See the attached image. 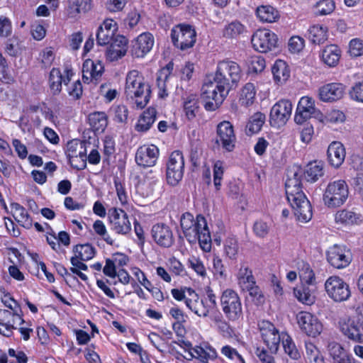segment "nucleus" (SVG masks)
I'll return each mask as SVG.
<instances>
[{"mask_svg": "<svg viewBox=\"0 0 363 363\" xmlns=\"http://www.w3.org/2000/svg\"><path fill=\"white\" fill-rule=\"evenodd\" d=\"M242 77V71L236 62L228 59L219 61L213 80L205 83L201 88L205 109L212 111L218 108Z\"/></svg>", "mask_w": 363, "mask_h": 363, "instance_id": "nucleus-1", "label": "nucleus"}, {"mask_svg": "<svg viewBox=\"0 0 363 363\" xmlns=\"http://www.w3.org/2000/svg\"><path fill=\"white\" fill-rule=\"evenodd\" d=\"M180 225L183 233L189 243H199L201 248L205 252L211 249V237L206 218L198 215L196 218L190 213L182 214Z\"/></svg>", "mask_w": 363, "mask_h": 363, "instance_id": "nucleus-2", "label": "nucleus"}, {"mask_svg": "<svg viewBox=\"0 0 363 363\" xmlns=\"http://www.w3.org/2000/svg\"><path fill=\"white\" fill-rule=\"evenodd\" d=\"M286 194L297 219L307 223L312 218V206L301 189V184L297 173L293 178H289L285 184Z\"/></svg>", "mask_w": 363, "mask_h": 363, "instance_id": "nucleus-3", "label": "nucleus"}, {"mask_svg": "<svg viewBox=\"0 0 363 363\" xmlns=\"http://www.w3.org/2000/svg\"><path fill=\"white\" fill-rule=\"evenodd\" d=\"M125 94L128 99L135 101L139 108H144L149 101L150 89L145 83L142 74L133 69L128 72L125 79Z\"/></svg>", "mask_w": 363, "mask_h": 363, "instance_id": "nucleus-4", "label": "nucleus"}, {"mask_svg": "<svg viewBox=\"0 0 363 363\" xmlns=\"http://www.w3.org/2000/svg\"><path fill=\"white\" fill-rule=\"evenodd\" d=\"M220 304L228 321L236 322L242 317V306L238 294L231 289L224 290L220 297Z\"/></svg>", "mask_w": 363, "mask_h": 363, "instance_id": "nucleus-5", "label": "nucleus"}, {"mask_svg": "<svg viewBox=\"0 0 363 363\" xmlns=\"http://www.w3.org/2000/svg\"><path fill=\"white\" fill-rule=\"evenodd\" d=\"M349 189L345 180L339 179L330 182L323 194L324 203L329 208L343 205L347 199Z\"/></svg>", "mask_w": 363, "mask_h": 363, "instance_id": "nucleus-6", "label": "nucleus"}, {"mask_svg": "<svg viewBox=\"0 0 363 363\" xmlns=\"http://www.w3.org/2000/svg\"><path fill=\"white\" fill-rule=\"evenodd\" d=\"M342 334L356 342H363V316L357 312L352 317H343L339 320Z\"/></svg>", "mask_w": 363, "mask_h": 363, "instance_id": "nucleus-7", "label": "nucleus"}, {"mask_svg": "<svg viewBox=\"0 0 363 363\" xmlns=\"http://www.w3.org/2000/svg\"><path fill=\"white\" fill-rule=\"evenodd\" d=\"M172 40L181 50L192 48L196 40V33L192 26L186 24L176 26L171 31Z\"/></svg>", "mask_w": 363, "mask_h": 363, "instance_id": "nucleus-8", "label": "nucleus"}, {"mask_svg": "<svg viewBox=\"0 0 363 363\" xmlns=\"http://www.w3.org/2000/svg\"><path fill=\"white\" fill-rule=\"evenodd\" d=\"M184 170V160L182 152L174 151L167 163L166 178L167 183L174 186L182 180Z\"/></svg>", "mask_w": 363, "mask_h": 363, "instance_id": "nucleus-9", "label": "nucleus"}, {"mask_svg": "<svg viewBox=\"0 0 363 363\" xmlns=\"http://www.w3.org/2000/svg\"><path fill=\"white\" fill-rule=\"evenodd\" d=\"M277 35L269 29H258L252 35L251 43L254 49L266 53L277 47Z\"/></svg>", "mask_w": 363, "mask_h": 363, "instance_id": "nucleus-10", "label": "nucleus"}, {"mask_svg": "<svg viewBox=\"0 0 363 363\" xmlns=\"http://www.w3.org/2000/svg\"><path fill=\"white\" fill-rule=\"evenodd\" d=\"M108 220L111 230L117 235H127L131 231V223L125 211L111 208L108 210Z\"/></svg>", "mask_w": 363, "mask_h": 363, "instance_id": "nucleus-11", "label": "nucleus"}, {"mask_svg": "<svg viewBox=\"0 0 363 363\" xmlns=\"http://www.w3.org/2000/svg\"><path fill=\"white\" fill-rule=\"evenodd\" d=\"M325 289L329 297L336 302L346 301L351 295L349 285L337 276H331L326 280Z\"/></svg>", "mask_w": 363, "mask_h": 363, "instance_id": "nucleus-12", "label": "nucleus"}, {"mask_svg": "<svg viewBox=\"0 0 363 363\" xmlns=\"http://www.w3.org/2000/svg\"><path fill=\"white\" fill-rule=\"evenodd\" d=\"M311 117L320 121L323 120V113L315 108L314 101L308 96H303L298 101L294 121L297 124H302Z\"/></svg>", "mask_w": 363, "mask_h": 363, "instance_id": "nucleus-13", "label": "nucleus"}, {"mask_svg": "<svg viewBox=\"0 0 363 363\" xmlns=\"http://www.w3.org/2000/svg\"><path fill=\"white\" fill-rule=\"evenodd\" d=\"M297 323L303 333L308 336L315 337L323 331V324L313 314L301 311L296 315Z\"/></svg>", "mask_w": 363, "mask_h": 363, "instance_id": "nucleus-14", "label": "nucleus"}, {"mask_svg": "<svg viewBox=\"0 0 363 363\" xmlns=\"http://www.w3.org/2000/svg\"><path fill=\"white\" fill-rule=\"evenodd\" d=\"M262 338L272 353H277L281 340L282 333L279 334L275 326L267 320L259 323Z\"/></svg>", "mask_w": 363, "mask_h": 363, "instance_id": "nucleus-15", "label": "nucleus"}, {"mask_svg": "<svg viewBox=\"0 0 363 363\" xmlns=\"http://www.w3.org/2000/svg\"><path fill=\"white\" fill-rule=\"evenodd\" d=\"M216 142L219 145L228 152H232L236 143V135L233 125L230 122L223 121L217 125Z\"/></svg>", "mask_w": 363, "mask_h": 363, "instance_id": "nucleus-16", "label": "nucleus"}, {"mask_svg": "<svg viewBox=\"0 0 363 363\" xmlns=\"http://www.w3.org/2000/svg\"><path fill=\"white\" fill-rule=\"evenodd\" d=\"M352 259V253L345 246L334 245L327 251V260L335 268H345L350 264Z\"/></svg>", "mask_w": 363, "mask_h": 363, "instance_id": "nucleus-17", "label": "nucleus"}, {"mask_svg": "<svg viewBox=\"0 0 363 363\" xmlns=\"http://www.w3.org/2000/svg\"><path fill=\"white\" fill-rule=\"evenodd\" d=\"M74 75V72L69 66H66L64 75L58 68H52L49 74V86L53 95H58L62 91V83L67 86Z\"/></svg>", "mask_w": 363, "mask_h": 363, "instance_id": "nucleus-18", "label": "nucleus"}, {"mask_svg": "<svg viewBox=\"0 0 363 363\" xmlns=\"http://www.w3.org/2000/svg\"><path fill=\"white\" fill-rule=\"evenodd\" d=\"M292 104L289 100L282 99L277 102L270 111V123L273 125H284L291 115Z\"/></svg>", "mask_w": 363, "mask_h": 363, "instance_id": "nucleus-19", "label": "nucleus"}, {"mask_svg": "<svg viewBox=\"0 0 363 363\" xmlns=\"http://www.w3.org/2000/svg\"><path fill=\"white\" fill-rule=\"evenodd\" d=\"M160 155L158 147L155 145H144L138 148L135 160L138 165L150 167L155 165Z\"/></svg>", "mask_w": 363, "mask_h": 363, "instance_id": "nucleus-20", "label": "nucleus"}, {"mask_svg": "<svg viewBox=\"0 0 363 363\" xmlns=\"http://www.w3.org/2000/svg\"><path fill=\"white\" fill-rule=\"evenodd\" d=\"M153 45V35L149 32L143 33L132 42L131 55L138 58L144 57L152 50Z\"/></svg>", "mask_w": 363, "mask_h": 363, "instance_id": "nucleus-21", "label": "nucleus"}, {"mask_svg": "<svg viewBox=\"0 0 363 363\" xmlns=\"http://www.w3.org/2000/svg\"><path fill=\"white\" fill-rule=\"evenodd\" d=\"M118 30V25L113 19H106L98 28L96 32V42L99 45H107L112 42Z\"/></svg>", "mask_w": 363, "mask_h": 363, "instance_id": "nucleus-22", "label": "nucleus"}, {"mask_svg": "<svg viewBox=\"0 0 363 363\" xmlns=\"http://www.w3.org/2000/svg\"><path fill=\"white\" fill-rule=\"evenodd\" d=\"M152 237L161 247H169L174 243V236L171 228L166 224L157 223L152 226Z\"/></svg>", "mask_w": 363, "mask_h": 363, "instance_id": "nucleus-23", "label": "nucleus"}, {"mask_svg": "<svg viewBox=\"0 0 363 363\" xmlns=\"http://www.w3.org/2000/svg\"><path fill=\"white\" fill-rule=\"evenodd\" d=\"M104 71V66L100 61L94 62L91 59H87L82 65V80L87 84L91 82L97 83Z\"/></svg>", "mask_w": 363, "mask_h": 363, "instance_id": "nucleus-24", "label": "nucleus"}, {"mask_svg": "<svg viewBox=\"0 0 363 363\" xmlns=\"http://www.w3.org/2000/svg\"><path fill=\"white\" fill-rule=\"evenodd\" d=\"M109 44L106 51V57L108 61L118 60L125 55L128 45L125 37L118 35Z\"/></svg>", "mask_w": 363, "mask_h": 363, "instance_id": "nucleus-25", "label": "nucleus"}, {"mask_svg": "<svg viewBox=\"0 0 363 363\" xmlns=\"http://www.w3.org/2000/svg\"><path fill=\"white\" fill-rule=\"evenodd\" d=\"M345 86L342 83H330L319 89V97L323 101H337L342 98Z\"/></svg>", "mask_w": 363, "mask_h": 363, "instance_id": "nucleus-26", "label": "nucleus"}, {"mask_svg": "<svg viewBox=\"0 0 363 363\" xmlns=\"http://www.w3.org/2000/svg\"><path fill=\"white\" fill-rule=\"evenodd\" d=\"M327 349L333 363H360L338 342H328Z\"/></svg>", "mask_w": 363, "mask_h": 363, "instance_id": "nucleus-27", "label": "nucleus"}, {"mask_svg": "<svg viewBox=\"0 0 363 363\" xmlns=\"http://www.w3.org/2000/svg\"><path fill=\"white\" fill-rule=\"evenodd\" d=\"M345 149L340 142L331 143L327 150L328 160L330 164L338 168L343 163L345 158Z\"/></svg>", "mask_w": 363, "mask_h": 363, "instance_id": "nucleus-28", "label": "nucleus"}, {"mask_svg": "<svg viewBox=\"0 0 363 363\" xmlns=\"http://www.w3.org/2000/svg\"><path fill=\"white\" fill-rule=\"evenodd\" d=\"M159 184V174L150 170L146 174L143 181L139 184L138 188L143 196H149L153 194Z\"/></svg>", "mask_w": 363, "mask_h": 363, "instance_id": "nucleus-29", "label": "nucleus"}, {"mask_svg": "<svg viewBox=\"0 0 363 363\" xmlns=\"http://www.w3.org/2000/svg\"><path fill=\"white\" fill-rule=\"evenodd\" d=\"M157 111L153 107H149L140 116L135 129L138 132H147L156 120Z\"/></svg>", "mask_w": 363, "mask_h": 363, "instance_id": "nucleus-30", "label": "nucleus"}, {"mask_svg": "<svg viewBox=\"0 0 363 363\" xmlns=\"http://www.w3.org/2000/svg\"><path fill=\"white\" fill-rule=\"evenodd\" d=\"M190 354L191 357L196 358L203 363L208 362V360L215 359L217 357L216 349L208 344L191 348Z\"/></svg>", "mask_w": 363, "mask_h": 363, "instance_id": "nucleus-31", "label": "nucleus"}, {"mask_svg": "<svg viewBox=\"0 0 363 363\" xmlns=\"http://www.w3.org/2000/svg\"><path fill=\"white\" fill-rule=\"evenodd\" d=\"M188 308L198 316L203 318L207 317L211 311L210 308H207V303L204 298H200L196 291L190 295Z\"/></svg>", "mask_w": 363, "mask_h": 363, "instance_id": "nucleus-32", "label": "nucleus"}, {"mask_svg": "<svg viewBox=\"0 0 363 363\" xmlns=\"http://www.w3.org/2000/svg\"><path fill=\"white\" fill-rule=\"evenodd\" d=\"M11 209L16 220L23 228L30 229L33 226V220L26 209L18 203H12Z\"/></svg>", "mask_w": 363, "mask_h": 363, "instance_id": "nucleus-33", "label": "nucleus"}, {"mask_svg": "<svg viewBox=\"0 0 363 363\" xmlns=\"http://www.w3.org/2000/svg\"><path fill=\"white\" fill-rule=\"evenodd\" d=\"M91 8V0H69L67 15L69 18H77Z\"/></svg>", "mask_w": 363, "mask_h": 363, "instance_id": "nucleus-34", "label": "nucleus"}, {"mask_svg": "<svg viewBox=\"0 0 363 363\" xmlns=\"http://www.w3.org/2000/svg\"><path fill=\"white\" fill-rule=\"evenodd\" d=\"M256 89L254 84H245L240 91L238 102L240 106L248 107L253 104L255 100Z\"/></svg>", "mask_w": 363, "mask_h": 363, "instance_id": "nucleus-35", "label": "nucleus"}, {"mask_svg": "<svg viewBox=\"0 0 363 363\" xmlns=\"http://www.w3.org/2000/svg\"><path fill=\"white\" fill-rule=\"evenodd\" d=\"M340 57V50L335 45L326 46L322 51V61L329 67H335L337 65Z\"/></svg>", "mask_w": 363, "mask_h": 363, "instance_id": "nucleus-36", "label": "nucleus"}, {"mask_svg": "<svg viewBox=\"0 0 363 363\" xmlns=\"http://www.w3.org/2000/svg\"><path fill=\"white\" fill-rule=\"evenodd\" d=\"M256 16L263 23H273L279 18V11L269 5L258 6L256 9Z\"/></svg>", "mask_w": 363, "mask_h": 363, "instance_id": "nucleus-37", "label": "nucleus"}, {"mask_svg": "<svg viewBox=\"0 0 363 363\" xmlns=\"http://www.w3.org/2000/svg\"><path fill=\"white\" fill-rule=\"evenodd\" d=\"M89 123L96 133H103L107 125L108 118L104 112H94L89 115Z\"/></svg>", "mask_w": 363, "mask_h": 363, "instance_id": "nucleus-38", "label": "nucleus"}, {"mask_svg": "<svg viewBox=\"0 0 363 363\" xmlns=\"http://www.w3.org/2000/svg\"><path fill=\"white\" fill-rule=\"evenodd\" d=\"M274 79L277 83L282 84L285 82L290 76V71L285 61L277 60L272 68Z\"/></svg>", "mask_w": 363, "mask_h": 363, "instance_id": "nucleus-39", "label": "nucleus"}, {"mask_svg": "<svg viewBox=\"0 0 363 363\" xmlns=\"http://www.w3.org/2000/svg\"><path fill=\"white\" fill-rule=\"evenodd\" d=\"M237 279L239 286L242 289L252 286L255 284V279L252 270L246 263H241L240 267L237 274Z\"/></svg>", "mask_w": 363, "mask_h": 363, "instance_id": "nucleus-40", "label": "nucleus"}, {"mask_svg": "<svg viewBox=\"0 0 363 363\" xmlns=\"http://www.w3.org/2000/svg\"><path fill=\"white\" fill-rule=\"evenodd\" d=\"M335 220L337 223L343 225L358 224L360 221V215L348 209L338 211L335 216Z\"/></svg>", "mask_w": 363, "mask_h": 363, "instance_id": "nucleus-41", "label": "nucleus"}, {"mask_svg": "<svg viewBox=\"0 0 363 363\" xmlns=\"http://www.w3.org/2000/svg\"><path fill=\"white\" fill-rule=\"evenodd\" d=\"M282 346L284 352L294 360H298L301 357V353L297 348L294 341L287 333H282Z\"/></svg>", "mask_w": 363, "mask_h": 363, "instance_id": "nucleus-42", "label": "nucleus"}, {"mask_svg": "<svg viewBox=\"0 0 363 363\" xmlns=\"http://www.w3.org/2000/svg\"><path fill=\"white\" fill-rule=\"evenodd\" d=\"M297 268L301 280L308 284L313 285L315 283V276L311 265L303 260L297 263Z\"/></svg>", "mask_w": 363, "mask_h": 363, "instance_id": "nucleus-43", "label": "nucleus"}, {"mask_svg": "<svg viewBox=\"0 0 363 363\" xmlns=\"http://www.w3.org/2000/svg\"><path fill=\"white\" fill-rule=\"evenodd\" d=\"M308 38L314 44L320 45L328 39V28L323 25H313L308 29Z\"/></svg>", "mask_w": 363, "mask_h": 363, "instance_id": "nucleus-44", "label": "nucleus"}, {"mask_svg": "<svg viewBox=\"0 0 363 363\" xmlns=\"http://www.w3.org/2000/svg\"><path fill=\"white\" fill-rule=\"evenodd\" d=\"M324 174L323 166L320 162H310L305 170L304 176L308 182H315Z\"/></svg>", "mask_w": 363, "mask_h": 363, "instance_id": "nucleus-45", "label": "nucleus"}, {"mask_svg": "<svg viewBox=\"0 0 363 363\" xmlns=\"http://www.w3.org/2000/svg\"><path fill=\"white\" fill-rule=\"evenodd\" d=\"M184 110L189 120L194 119L199 111L198 99L196 95H189L184 101Z\"/></svg>", "mask_w": 363, "mask_h": 363, "instance_id": "nucleus-46", "label": "nucleus"}, {"mask_svg": "<svg viewBox=\"0 0 363 363\" xmlns=\"http://www.w3.org/2000/svg\"><path fill=\"white\" fill-rule=\"evenodd\" d=\"M265 115L261 112L254 113L250 118L246 129L250 134L258 133L265 122Z\"/></svg>", "mask_w": 363, "mask_h": 363, "instance_id": "nucleus-47", "label": "nucleus"}, {"mask_svg": "<svg viewBox=\"0 0 363 363\" xmlns=\"http://www.w3.org/2000/svg\"><path fill=\"white\" fill-rule=\"evenodd\" d=\"M73 252L82 261H88L94 257L96 250L91 244L86 243L75 245L73 248Z\"/></svg>", "mask_w": 363, "mask_h": 363, "instance_id": "nucleus-48", "label": "nucleus"}, {"mask_svg": "<svg viewBox=\"0 0 363 363\" xmlns=\"http://www.w3.org/2000/svg\"><path fill=\"white\" fill-rule=\"evenodd\" d=\"M296 298L301 303L311 306L315 301V296L308 286H301L294 289Z\"/></svg>", "mask_w": 363, "mask_h": 363, "instance_id": "nucleus-49", "label": "nucleus"}, {"mask_svg": "<svg viewBox=\"0 0 363 363\" xmlns=\"http://www.w3.org/2000/svg\"><path fill=\"white\" fill-rule=\"evenodd\" d=\"M245 30V27L239 21H233L225 26L223 29V35L225 38H235Z\"/></svg>", "mask_w": 363, "mask_h": 363, "instance_id": "nucleus-50", "label": "nucleus"}, {"mask_svg": "<svg viewBox=\"0 0 363 363\" xmlns=\"http://www.w3.org/2000/svg\"><path fill=\"white\" fill-rule=\"evenodd\" d=\"M239 250L238 239L235 237H228L224 242V252L225 255L231 259H235Z\"/></svg>", "mask_w": 363, "mask_h": 363, "instance_id": "nucleus-51", "label": "nucleus"}, {"mask_svg": "<svg viewBox=\"0 0 363 363\" xmlns=\"http://www.w3.org/2000/svg\"><path fill=\"white\" fill-rule=\"evenodd\" d=\"M93 229L95 233L101 237L108 245H113L114 240L108 233L107 228L102 220H96L93 224Z\"/></svg>", "mask_w": 363, "mask_h": 363, "instance_id": "nucleus-52", "label": "nucleus"}, {"mask_svg": "<svg viewBox=\"0 0 363 363\" xmlns=\"http://www.w3.org/2000/svg\"><path fill=\"white\" fill-rule=\"evenodd\" d=\"M315 13L319 16H326L333 12L335 4L333 0H320L316 3Z\"/></svg>", "mask_w": 363, "mask_h": 363, "instance_id": "nucleus-53", "label": "nucleus"}, {"mask_svg": "<svg viewBox=\"0 0 363 363\" xmlns=\"http://www.w3.org/2000/svg\"><path fill=\"white\" fill-rule=\"evenodd\" d=\"M113 120L118 123L125 122L128 119V110L125 105H115L111 108Z\"/></svg>", "mask_w": 363, "mask_h": 363, "instance_id": "nucleus-54", "label": "nucleus"}, {"mask_svg": "<svg viewBox=\"0 0 363 363\" xmlns=\"http://www.w3.org/2000/svg\"><path fill=\"white\" fill-rule=\"evenodd\" d=\"M194 290L191 288H185L184 289H173L171 291L172 295L177 301H184L188 308L189 299L191 294H194Z\"/></svg>", "mask_w": 363, "mask_h": 363, "instance_id": "nucleus-55", "label": "nucleus"}, {"mask_svg": "<svg viewBox=\"0 0 363 363\" xmlns=\"http://www.w3.org/2000/svg\"><path fill=\"white\" fill-rule=\"evenodd\" d=\"M242 290L248 291L250 296L252 298V301L257 304H261L264 303V297L259 287L256 285V283L252 286H247V287L244 288Z\"/></svg>", "mask_w": 363, "mask_h": 363, "instance_id": "nucleus-56", "label": "nucleus"}, {"mask_svg": "<svg viewBox=\"0 0 363 363\" xmlns=\"http://www.w3.org/2000/svg\"><path fill=\"white\" fill-rule=\"evenodd\" d=\"M265 60L261 56L252 57L249 62V69L255 73L262 72L265 68Z\"/></svg>", "mask_w": 363, "mask_h": 363, "instance_id": "nucleus-57", "label": "nucleus"}, {"mask_svg": "<svg viewBox=\"0 0 363 363\" xmlns=\"http://www.w3.org/2000/svg\"><path fill=\"white\" fill-rule=\"evenodd\" d=\"M221 353L227 358L236 360L238 363H245L243 357L238 351L230 345L223 346L221 348Z\"/></svg>", "mask_w": 363, "mask_h": 363, "instance_id": "nucleus-58", "label": "nucleus"}, {"mask_svg": "<svg viewBox=\"0 0 363 363\" xmlns=\"http://www.w3.org/2000/svg\"><path fill=\"white\" fill-rule=\"evenodd\" d=\"M352 99L363 103V80L356 82L349 91Z\"/></svg>", "mask_w": 363, "mask_h": 363, "instance_id": "nucleus-59", "label": "nucleus"}, {"mask_svg": "<svg viewBox=\"0 0 363 363\" xmlns=\"http://www.w3.org/2000/svg\"><path fill=\"white\" fill-rule=\"evenodd\" d=\"M188 264L198 275L205 277L206 275V268L203 262L196 257H191L188 260Z\"/></svg>", "mask_w": 363, "mask_h": 363, "instance_id": "nucleus-60", "label": "nucleus"}, {"mask_svg": "<svg viewBox=\"0 0 363 363\" xmlns=\"http://www.w3.org/2000/svg\"><path fill=\"white\" fill-rule=\"evenodd\" d=\"M114 185L120 203L123 206L127 204L128 201V197L123 184L121 183L118 178L114 179Z\"/></svg>", "mask_w": 363, "mask_h": 363, "instance_id": "nucleus-61", "label": "nucleus"}, {"mask_svg": "<svg viewBox=\"0 0 363 363\" xmlns=\"http://www.w3.org/2000/svg\"><path fill=\"white\" fill-rule=\"evenodd\" d=\"M213 273L218 279L226 277L225 267L222 259L218 256H214L213 258Z\"/></svg>", "mask_w": 363, "mask_h": 363, "instance_id": "nucleus-62", "label": "nucleus"}, {"mask_svg": "<svg viewBox=\"0 0 363 363\" xmlns=\"http://www.w3.org/2000/svg\"><path fill=\"white\" fill-rule=\"evenodd\" d=\"M269 227L263 220H257L253 225V231L257 237L264 238L269 233Z\"/></svg>", "mask_w": 363, "mask_h": 363, "instance_id": "nucleus-63", "label": "nucleus"}, {"mask_svg": "<svg viewBox=\"0 0 363 363\" xmlns=\"http://www.w3.org/2000/svg\"><path fill=\"white\" fill-rule=\"evenodd\" d=\"M349 52L351 56L358 57L363 54V43L359 39H352L350 42Z\"/></svg>", "mask_w": 363, "mask_h": 363, "instance_id": "nucleus-64", "label": "nucleus"}]
</instances>
